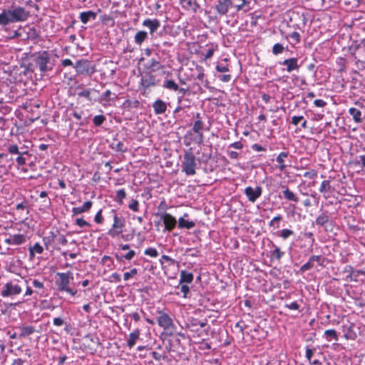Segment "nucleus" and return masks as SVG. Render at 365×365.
<instances>
[{
	"instance_id": "nucleus-36",
	"label": "nucleus",
	"mask_w": 365,
	"mask_h": 365,
	"mask_svg": "<svg viewBox=\"0 0 365 365\" xmlns=\"http://www.w3.org/2000/svg\"><path fill=\"white\" fill-rule=\"evenodd\" d=\"M56 241V235L55 232L51 231L48 233L47 236H45L43 238V242L45 245L46 249L48 250V247L54 243Z\"/></svg>"
},
{
	"instance_id": "nucleus-3",
	"label": "nucleus",
	"mask_w": 365,
	"mask_h": 365,
	"mask_svg": "<svg viewBox=\"0 0 365 365\" xmlns=\"http://www.w3.org/2000/svg\"><path fill=\"white\" fill-rule=\"evenodd\" d=\"M56 276L58 277V279L56 281L57 289L59 292H66L73 297L76 296L78 291L68 287L71 279H73V272L71 271H68L67 272H58L56 273Z\"/></svg>"
},
{
	"instance_id": "nucleus-5",
	"label": "nucleus",
	"mask_w": 365,
	"mask_h": 365,
	"mask_svg": "<svg viewBox=\"0 0 365 365\" xmlns=\"http://www.w3.org/2000/svg\"><path fill=\"white\" fill-rule=\"evenodd\" d=\"M156 320L159 327L163 328L166 334L173 336L176 329V326L170 315L162 310H158Z\"/></svg>"
},
{
	"instance_id": "nucleus-49",
	"label": "nucleus",
	"mask_w": 365,
	"mask_h": 365,
	"mask_svg": "<svg viewBox=\"0 0 365 365\" xmlns=\"http://www.w3.org/2000/svg\"><path fill=\"white\" fill-rule=\"evenodd\" d=\"M106 118L103 115H98L94 116L93 122L96 126L100 127L106 121Z\"/></svg>"
},
{
	"instance_id": "nucleus-8",
	"label": "nucleus",
	"mask_w": 365,
	"mask_h": 365,
	"mask_svg": "<svg viewBox=\"0 0 365 365\" xmlns=\"http://www.w3.org/2000/svg\"><path fill=\"white\" fill-rule=\"evenodd\" d=\"M289 21L292 24V26L294 29L302 30L307 24V18L304 13L300 14L299 12L292 11L289 16Z\"/></svg>"
},
{
	"instance_id": "nucleus-15",
	"label": "nucleus",
	"mask_w": 365,
	"mask_h": 365,
	"mask_svg": "<svg viewBox=\"0 0 365 365\" xmlns=\"http://www.w3.org/2000/svg\"><path fill=\"white\" fill-rule=\"evenodd\" d=\"M158 215H160V220H163L165 230L172 231L175 227L177 220L170 214L168 212H163Z\"/></svg>"
},
{
	"instance_id": "nucleus-18",
	"label": "nucleus",
	"mask_w": 365,
	"mask_h": 365,
	"mask_svg": "<svg viewBox=\"0 0 365 365\" xmlns=\"http://www.w3.org/2000/svg\"><path fill=\"white\" fill-rule=\"evenodd\" d=\"M179 3L183 9L194 13H197L200 9V5L196 0H179Z\"/></svg>"
},
{
	"instance_id": "nucleus-51",
	"label": "nucleus",
	"mask_w": 365,
	"mask_h": 365,
	"mask_svg": "<svg viewBox=\"0 0 365 365\" xmlns=\"http://www.w3.org/2000/svg\"><path fill=\"white\" fill-rule=\"evenodd\" d=\"M9 24L10 23L6 13V9H4L2 13H0V25L6 26Z\"/></svg>"
},
{
	"instance_id": "nucleus-23",
	"label": "nucleus",
	"mask_w": 365,
	"mask_h": 365,
	"mask_svg": "<svg viewBox=\"0 0 365 365\" xmlns=\"http://www.w3.org/2000/svg\"><path fill=\"white\" fill-rule=\"evenodd\" d=\"M319 190L323 194L325 198H328L330 194L334 190V188L331 186L330 180H325L322 182Z\"/></svg>"
},
{
	"instance_id": "nucleus-61",
	"label": "nucleus",
	"mask_w": 365,
	"mask_h": 365,
	"mask_svg": "<svg viewBox=\"0 0 365 365\" xmlns=\"http://www.w3.org/2000/svg\"><path fill=\"white\" fill-rule=\"evenodd\" d=\"M321 3V8L319 9H327L332 6L336 3V1L334 0H326L324 2H320Z\"/></svg>"
},
{
	"instance_id": "nucleus-29",
	"label": "nucleus",
	"mask_w": 365,
	"mask_h": 365,
	"mask_svg": "<svg viewBox=\"0 0 365 365\" xmlns=\"http://www.w3.org/2000/svg\"><path fill=\"white\" fill-rule=\"evenodd\" d=\"M289 155L288 152H281L276 158V161L278 163L277 168L280 171H284L287 168V165L284 164V158H287Z\"/></svg>"
},
{
	"instance_id": "nucleus-39",
	"label": "nucleus",
	"mask_w": 365,
	"mask_h": 365,
	"mask_svg": "<svg viewBox=\"0 0 365 365\" xmlns=\"http://www.w3.org/2000/svg\"><path fill=\"white\" fill-rule=\"evenodd\" d=\"M294 231L290 229H283L281 230H278L275 233V235L277 237H279L282 238L283 240L288 239L289 237L294 235Z\"/></svg>"
},
{
	"instance_id": "nucleus-32",
	"label": "nucleus",
	"mask_w": 365,
	"mask_h": 365,
	"mask_svg": "<svg viewBox=\"0 0 365 365\" xmlns=\"http://www.w3.org/2000/svg\"><path fill=\"white\" fill-rule=\"evenodd\" d=\"M180 284L182 283H191L193 281V274L191 272H188L186 270H182L180 274Z\"/></svg>"
},
{
	"instance_id": "nucleus-33",
	"label": "nucleus",
	"mask_w": 365,
	"mask_h": 365,
	"mask_svg": "<svg viewBox=\"0 0 365 365\" xmlns=\"http://www.w3.org/2000/svg\"><path fill=\"white\" fill-rule=\"evenodd\" d=\"M355 48H354L353 51H351V56L354 57L355 61V65L357 68L360 71H363L365 69V55L364 58H359L356 55Z\"/></svg>"
},
{
	"instance_id": "nucleus-35",
	"label": "nucleus",
	"mask_w": 365,
	"mask_h": 365,
	"mask_svg": "<svg viewBox=\"0 0 365 365\" xmlns=\"http://www.w3.org/2000/svg\"><path fill=\"white\" fill-rule=\"evenodd\" d=\"M163 87L173 91H177L179 89V86L173 79H165L163 81Z\"/></svg>"
},
{
	"instance_id": "nucleus-46",
	"label": "nucleus",
	"mask_w": 365,
	"mask_h": 365,
	"mask_svg": "<svg viewBox=\"0 0 365 365\" xmlns=\"http://www.w3.org/2000/svg\"><path fill=\"white\" fill-rule=\"evenodd\" d=\"M126 197V192L124 189H120L116 192L115 201L118 204L122 205L123 203V200Z\"/></svg>"
},
{
	"instance_id": "nucleus-64",
	"label": "nucleus",
	"mask_w": 365,
	"mask_h": 365,
	"mask_svg": "<svg viewBox=\"0 0 365 365\" xmlns=\"http://www.w3.org/2000/svg\"><path fill=\"white\" fill-rule=\"evenodd\" d=\"M355 51L363 50L365 52V38H362L359 43L356 44L354 47Z\"/></svg>"
},
{
	"instance_id": "nucleus-19",
	"label": "nucleus",
	"mask_w": 365,
	"mask_h": 365,
	"mask_svg": "<svg viewBox=\"0 0 365 365\" xmlns=\"http://www.w3.org/2000/svg\"><path fill=\"white\" fill-rule=\"evenodd\" d=\"M279 63L286 66L284 70L287 71L288 73H291L293 71H297L299 68V65H298V59L297 58H287Z\"/></svg>"
},
{
	"instance_id": "nucleus-17",
	"label": "nucleus",
	"mask_w": 365,
	"mask_h": 365,
	"mask_svg": "<svg viewBox=\"0 0 365 365\" xmlns=\"http://www.w3.org/2000/svg\"><path fill=\"white\" fill-rule=\"evenodd\" d=\"M117 98L115 93H112L110 90H106L98 98L94 99V102H98L103 106L108 104L111 101H114Z\"/></svg>"
},
{
	"instance_id": "nucleus-6",
	"label": "nucleus",
	"mask_w": 365,
	"mask_h": 365,
	"mask_svg": "<svg viewBox=\"0 0 365 365\" xmlns=\"http://www.w3.org/2000/svg\"><path fill=\"white\" fill-rule=\"evenodd\" d=\"M73 68L78 75L91 76L96 71L94 66L87 59L81 58L78 60Z\"/></svg>"
},
{
	"instance_id": "nucleus-30",
	"label": "nucleus",
	"mask_w": 365,
	"mask_h": 365,
	"mask_svg": "<svg viewBox=\"0 0 365 365\" xmlns=\"http://www.w3.org/2000/svg\"><path fill=\"white\" fill-rule=\"evenodd\" d=\"M329 216L327 213L322 212L316 218L315 222L317 225L323 227L327 230V224L329 222Z\"/></svg>"
},
{
	"instance_id": "nucleus-10",
	"label": "nucleus",
	"mask_w": 365,
	"mask_h": 365,
	"mask_svg": "<svg viewBox=\"0 0 365 365\" xmlns=\"http://www.w3.org/2000/svg\"><path fill=\"white\" fill-rule=\"evenodd\" d=\"M22 291L21 287L12 282H7L1 291L3 297H13L19 294Z\"/></svg>"
},
{
	"instance_id": "nucleus-14",
	"label": "nucleus",
	"mask_w": 365,
	"mask_h": 365,
	"mask_svg": "<svg viewBox=\"0 0 365 365\" xmlns=\"http://www.w3.org/2000/svg\"><path fill=\"white\" fill-rule=\"evenodd\" d=\"M153 72L148 71L140 79V85L145 88L155 86L158 84L159 80L153 74Z\"/></svg>"
},
{
	"instance_id": "nucleus-55",
	"label": "nucleus",
	"mask_w": 365,
	"mask_h": 365,
	"mask_svg": "<svg viewBox=\"0 0 365 365\" xmlns=\"http://www.w3.org/2000/svg\"><path fill=\"white\" fill-rule=\"evenodd\" d=\"M284 50V46L282 44L279 43H275L272 47V53L274 55H278L279 53H282L283 51Z\"/></svg>"
},
{
	"instance_id": "nucleus-59",
	"label": "nucleus",
	"mask_w": 365,
	"mask_h": 365,
	"mask_svg": "<svg viewBox=\"0 0 365 365\" xmlns=\"http://www.w3.org/2000/svg\"><path fill=\"white\" fill-rule=\"evenodd\" d=\"M75 224L81 228L84 227H91V225L89 222H88L83 218H77L75 221Z\"/></svg>"
},
{
	"instance_id": "nucleus-58",
	"label": "nucleus",
	"mask_w": 365,
	"mask_h": 365,
	"mask_svg": "<svg viewBox=\"0 0 365 365\" xmlns=\"http://www.w3.org/2000/svg\"><path fill=\"white\" fill-rule=\"evenodd\" d=\"M128 207L130 210L138 212L139 210V202L137 200L132 199L128 204Z\"/></svg>"
},
{
	"instance_id": "nucleus-7",
	"label": "nucleus",
	"mask_w": 365,
	"mask_h": 365,
	"mask_svg": "<svg viewBox=\"0 0 365 365\" xmlns=\"http://www.w3.org/2000/svg\"><path fill=\"white\" fill-rule=\"evenodd\" d=\"M111 213L113 214V224L107 234L114 238L122 233L123 228L125 225V220L124 218L118 217L115 210H112Z\"/></svg>"
},
{
	"instance_id": "nucleus-11",
	"label": "nucleus",
	"mask_w": 365,
	"mask_h": 365,
	"mask_svg": "<svg viewBox=\"0 0 365 365\" xmlns=\"http://www.w3.org/2000/svg\"><path fill=\"white\" fill-rule=\"evenodd\" d=\"M195 121L193 123L192 130L198 134L197 139L195 140V142L198 144H201L203 142V134L202 129L204 126V123L202 120V118L200 116V113H197L195 115Z\"/></svg>"
},
{
	"instance_id": "nucleus-28",
	"label": "nucleus",
	"mask_w": 365,
	"mask_h": 365,
	"mask_svg": "<svg viewBox=\"0 0 365 365\" xmlns=\"http://www.w3.org/2000/svg\"><path fill=\"white\" fill-rule=\"evenodd\" d=\"M96 13H95L94 11H87L81 12L79 15V19L83 24H86L91 19L95 20L96 19Z\"/></svg>"
},
{
	"instance_id": "nucleus-52",
	"label": "nucleus",
	"mask_w": 365,
	"mask_h": 365,
	"mask_svg": "<svg viewBox=\"0 0 365 365\" xmlns=\"http://www.w3.org/2000/svg\"><path fill=\"white\" fill-rule=\"evenodd\" d=\"M163 260H165L166 262H169V265H175L177 263L175 259L171 258L168 255H163L161 257V259L159 260L163 268Z\"/></svg>"
},
{
	"instance_id": "nucleus-44",
	"label": "nucleus",
	"mask_w": 365,
	"mask_h": 365,
	"mask_svg": "<svg viewBox=\"0 0 365 365\" xmlns=\"http://www.w3.org/2000/svg\"><path fill=\"white\" fill-rule=\"evenodd\" d=\"M13 239L14 245H20L26 242V237L22 234H17L11 235Z\"/></svg>"
},
{
	"instance_id": "nucleus-1",
	"label": "nucleus",
	"mask_w": 365,
	"mask_h": 365,
	"mask_svg": "<svg viewBox=\"0 0 365 365\" xmlns=\"http://www.w3.org/2000/svg\"><path fill=\"white\" fill-rule=\"evenodd\" d=\"M212 8L220 16H226L231 9H235L236 12L242 11L245 13L252 9L250 0H215Z\"/></svg>"
},
{
	"instance_id": "nucleus-57",
	"label": "nucleus",
	"mask_w": 365,
	"mask_h": 365,
	"mask_svg": "<svg viewBox=\"0 0 365 365\" xmlns=\"http://www.w3.org/2000/svg\"><path fill=\"white\" fill-rule=\"evenodd\" d=\"M289 37L291 38L292 41V43L297 44L300 42V34L297 31H294L292 34H290L289 35Z\"/></svg>"
},
{
	"instance_id": "nucleus-27",
	"label": "nucleus",
	"mask_w": 365,
	"mask_h": 365,
	"mask_svg": "<svg viewBox=\"0 0 365 365\" xmlns=\"http://www.w3.org/2000/svg\"><path fill=\"white\" fill-rule=\"evenodd\" d=\"M140 331L139 329H135L133 332L129 334L128 339L127 341V346L129 349L133 348L136 341L140 338Z\"/></svg>"
},
{
	"instance_id": "nucleus-2",
	"label": "nucleus",
	"mask_w": 365,
	"mask_h": 365,
	"mask_svg": "<svg viewBox=\"0 0 365 365\" xmlns=\"http://www.w3.org/2000/svg\"><path fill=\"white\" fill-rule=\"evenodd\" d=\"M30 66L33 70H37L41 73L45 74L53 71L55 66V58L48 51L35 52L30 56Z\"/></svg>"
},
{
	"instance_id": "nucleus-60",
	"label": "nucleus",
	"mask_w": 365,
	"mask_h": 365,
	"mask_svg": "<svg viewBox=\"0 0 365 365\" xmlns=\"http://www.w3.org/2000/svg\"><path fill=\"white\" fill-rule=\"evenodd\" d=\"M185 252L189 254L191 257H198L200 254V250L197 248H187Z\"/></svg>"
},
{
	"instance_id": "nucleus-45",
	"label": "nucleus",
	"mask_w": 365,
	"mask_h": 365,
	"mask_svg": "<svg viewBox=\"0 0 365 365\" xmlns=\"http://www.w3.org/2000/svg\"><path fill=\"white\" fill-rule=\"evenodd\" d=\"M43 252L42 246L36 242L34 245L29 249L30 256L34 257L35 253L41 254Z\"/></svg>"
},
{
	"instance_id": "nucleus-21",
	"label": "nucleus",
	"mask_w": 365,
	"mask_h": 365,
	"mask_svg": "<svg viewBox=\"0 0 365 365\" xmlns=\"http://www.w3.org/2000/svg\"><path fill=\"white\" fill-rule=\"evenodd\" d=\"M282 190L281 191V194L285 200L294 202V203H297L299 201L298 196L287 186L282 185Z\"/></svg>"
},
{
	"instance_id": "nucleus-34",
	"label": "nucleus",
	"mask_w": 365,
	"mask_h": 365,
	"mask_svg": "<svg viewBox=\"0 0 365 365\" xmlns=\"http://www.w3.org/2000/svg\"><path fill=\"white\" fill-rule=\"evenodd\" d=\"M349 113L352 116L354 122L359 123L363 121V118H361V112L359 109L356 108H350L349 109Z\"/></svg>"
},
{
	"instance_id": "nucleus-53",
	"label": "nucleus",
	"mask_w": 365,
	"mask_h": 365,
	"mask_svg": "<svg viewBox=\"0 0 365 365\" xmlns=\"http://www.w3.org/2000/svg\"><path fill=\"white\" fill-rule=\"evenodd\" d=\"M144 254L151 257H157L159 255L158 250L154 247H148L145 250Z\"/></svg>"
},
{
	"instance_id": "nucleus-47",
	"label": "nucleus",
	"mask_w": 365,
	"mask_h": 365,
	"mask_svg": "<svg viewBox=\"0 0 365 365\" xmlns=\"http://www.w3.org/2000/svg\"><path fill=\"white\" fill-rule=\"evenodd\" d=\"M354 164L356 166H360L361 171L365 172V155L358 156L354 162Z\"/></svg>"
},
{
	"instance_id": "nucleus-4",
	"label": "nucleus",
	"mask_w": 365,
	"mask_h": 365,
	"mask_svg": "<svg viewBox=\"0 0 365 365\" xmlns=\"http://www.w3.org/2000/svg\"><path fill=\"white\" fill-rule=\"evenodd\" d=\"M181 166L182 171L184 172L186 175H194L196 173V157L192 148L185 150Z\"/></svg>"
},
{
	"instance_id": "nucleus-54",
	"label": "nucleus",
	"mask_w": 365,
	"mask_h": 365,
	"mask_svg": "<svg viewBox=\"0 0 365 365\" xmlns=\"http://www.w3.org/2000/svg\"><path fill=\"white\" fill-rule=\"evenodd\" d=\"M7 150L10 154L19 155L21 152L19 150V146L16 144H9L7 147Z\"/></svg>"
},
{
	"instance_id": "nucleus-31",
	"label": "nucleus",
	"mask_w": 365,
	"mask_h": 365,
	"mask_svg": "<svg viewBox=\"0 0 365 365\" xmlns=\"http://www.w3.org/2000/svg\"><path fill=\"white\" fill-rule=\"evenodd\" d=\"M361 275H365L364 270H362V269L355 270L354 269V272L352 273V275H346V279L347 280L349 279L351 282H363L362 279H359V277Z\"/></svg>"
},
{
	"instance_id": "nucleus-9",
	"label": "nucleus",
	"mask_w": 365,
	"mask_h": 365,
	"mask_svg": "<svg viewBox=\"0 0 365 365\" xmlns=\"http://www.w3.org/2000/svg\"><path fill=\"white\" fill-rule=\"evenodd\" d=\"M161 59L162 58L159 53L158 52L155 53L153 56L147 60L146 68L150 72H155L163 68L164 66L161 63Z\"/></svg>"
},
{
	"instance_id": "nucleus-50",
	"label": "nucleus",
	"mask_w": 365,
	"mask_h": 365,
	"mask_svg": "<svg viewBox=\"0 0 365 365\" xmlns=\"http://www.w3.org/2000/svg\"><path fill=\"white\" fill-rule=\"evenodd\" d=\"M111 148L115 151L125 153L127 150V148L124 146V144L119 141L116 144L112 143L110 145Z\"/></svg>"
},
{
	"instance_id": "nucleus-12",
	"label": "nucleus",
	"mask_w": 365,
	"mask_h": 365,
	"mask_svg": "<svg viewBox=\"0 0 365 365\" xmlns=\"http://www.w3.org/2000/svg\"><path fill=\"white\" fill-rule=\"evenodd\" d=\"M244 193L250 202H255L262 195V187L260 186H256L255 187L248 186L245 189Z\"/></svg>"
},
{
	"instance_id": "nucleus-20",
	"label": "nucleus",
	"mask_w": 365,
	"mask_h": 365,
	"mask_svg": "<svg viewBox=\"0 0 365 365\" xmlns=\"http://www.w3.org/2000/svg\"><path fill=\"white\" fill-rule=\"evenodd\" d=\"M142 25L150 30V34L153 35L160 26V21L157 19H146L143 21Z\"/></svg>"
},
{
	"instance_id": "nucleus-37",
	"label": "nucleus",
	"mask_w": 365,
	"mask_h": 365,
	"mask_svg": "<svg viewBox=\"0 0 365 365\" xmlns=\"http://www.w3.org/2000/svg\"><path fill=\"white\" fill-rule=\"evenodd\" d=\"M146 38H148V33L144 31H138L134 36V41L137 45H141Z\"/></svg>"
},
{
	"instance_id": "nucleus-13",
	"label": "nucleus",
	"mask_w": 365,
	"mask_h": 365,
	"mask_svg": "<svg viewBox=\"0 0 365 365\" xmlns=\"http://www.w3.org/2000/svg\"><path fill=\"white\" fill-rule=\"evenodd\" d=\"M271 247L270 251L269 252L268 257H269L271 262H280L281 259L284 255L285 252L282 251L280 247L276 245L274 242H271V244L269 245Z\"/></svg>"
},
{
	"instance_id": "nucleus-26",
	"label": "nucleus",
	"mask_w": 365,
	"mask_h": 365,
	"mask_svg": "<svg viewBox=\"0 0 365 365\" xmlns=\"http://www.w3.org/2000/svg\"><path fill=\"white\" fill-rule=\"evenodd\" d=\"M19 329L21 331V332L18 335V336H19V339L26 338L36 332L35 327L31 325L21 326L19 327Z\"/></svg>"
},
{
	"instance_id": "nucleus-43",
	"label": "nucleus",
	"mask_w": 365,
	"mask_h": 365,
	"mask_svg": "<svg viewBox=\"0 0 365 365\" xmlns=\"http://www.w3.org/2000/svg\"><path fill=\"white\" fill-rule=\"evenodd\" d=\"M24 155L30 156L29 151L24 150L23 152H21L16 158V161L19 165H24L26 163V158Z\"/></svg>"
},
{
	"instance_id": "nucleus-16",
	"label": "nucleus",
	"mask_w": 365,
	"mask_h": 365,
	"mask_svg": "<svg viewBox=\"0 0 365 365\" xmlns=\"http://www.w3.org/2000/svg\"><path fill=\"white\" fill-rule=\"evenodd\" d=\"M14 16L16 22L25 21L30 16V12L26 11L24 7L17 6L12 9Z\"/></svg>"
},
{
	"instance_id": "nucleus-25",
	"label": "nucleus",
	"mask_w": 365,
	"mask_h": 365,
	"mask_svg": "<svg viewBox=\"0 0 365 365\" xmlns=\"http://www.w3.org/2000/svg\"><path fill=\"white\" fill-rule=\"evenodd\" d=\"M93 202L91 200H88L83 203L81 207H75L72 208V214L73 215H77L81 214L83 212H88L92 207Z\"/></svg>"
},
{
	"instance_id": "nucleus-42",
	"label": "nucleus",
	"mask_w": 365,
	"mask_h": 365,
	"mask_svg": "<svg viewBox=\"0 0 365 365\" xmlns=\"http://www.w3.org/2000/svg\"><path fill=\"white\" fill-rule=\"evenodd\" d=\"M140 106V101L138 100L127 99L123 103V106L128 109L136 108Z\"/></svg>"
},
{
	"instance_id": "nucleus-38",
	"label": "nucleus",
	"mask_w": 365,
	"mask_h": 365,
	"mask_svg": "<svg viewBox=\"0 0 365 365\" xmlns=\"http://www.w3.org/2000/svg\"><path fill=\"white\" fill-rule=\"evenodd\" d=\"M324 336L328 341H331L333 339L336 341L339 340L337 332L334 329L326 330L324 333Z\"/></svg>"
},
{
	"instance_id": "nucleus-22",
	"label": "nucleus",
	"mask_w": 365,
	"mask_h": 365,
	"mask_svg": "<svg viewBox=\"0 0 365 365\" xmlns=\"http://www.w3.org/2000/svg\"><path fill=\"white\" fill-rule=\"evenodd\" d=\"M153 108L156 115H160L167 110V103L161 99H157L153 103Z\"/></svg>"
},
{
	"instance_id": "nucleus-48",
	"label": "nucleus",
	"mask_w": 365,
	"mask_h": 365,
	"mask_svg": "<svg viewBox=\"0 0 365 365\" xmlns=\"http://www.w3.org/2000/svg\"><path fill=\"white\" fill-rule=\"evenodd\" d=\"M55 235H56V241L58 243H59L62 245H66L68 243V240L66 238V237L63 234H61L58 230L55 231Z\"/></svg>"
},
{
	"instance_id": "nucleus-63",
	"label": "nucleus",
	"mask_w": 365,
	"mask_h": 365,
	"mask_svg": "<svg viewBox=\"0 0 365 365\" xmlns=\"http://www.w3.org/2000/svg\"><path fill=\"white\" fill-rule=\"evenodd\" d=\"M313 267H314V264L309 259V261L307 262L304 264L300 267V271L302 272H304L306 271L310 270Z\"/></svg>"
},
{
	"instance_id": "nucleus-56",
	"label": "nucleus",
	"mask_w": 365,
	"mask_h": 365,
	"mask_svg": "<svg viewBox=\"0 0 365 365\" xmlns=\"http://www.w3.org/2000/svg\"><path fill=\"white\" fill-rule=\"evenodd\" d=\"M138 274V269L136 268H133L130 272H126L123 274V279L125 281H128L131 277H134Z\"/></svg>"
},
{
	"instance_id": "nucleus-41",
	"label": "nucleus",
	"mask_w": 365,
	"mask_h": 365,
	"mask_svg": "<svg viewBox=\"0 0 365 365\" xmlns=\"http://www.w3.org/2000/svg\"><path fill=\"white\" fill-rule=\"evenodd\" d=\"M283 219V217L282 215H277V216L274 217L272 220L269 222V226L270 227H274V229L279 228V222Z\"/></svg>"
},
{
	"instance_id": "nucleus-40",
	"label": "nucleus",
	"mask_w": 365,
	"mask_h": 365,
	"mask_svg": "<svg viewBox=\"0 0 365 365\" xmlns=\"http://www.w3.org/2000/svg\"><path fill=\"white\" fill-rule=\"evenodd\" d=\"M96 91L95 89H86L82 91L78 92V96L85 98L87 101L91 102L94 101V99L91 97V91Z\"/></svg>"
},
{
	"instance_id": "nucleus-24",
	"label": "nucleus",
	"mask_w": 365,
	"mask_h": 365,
	"mask_svg": "<svg viewBox=\"0 0 365 365\" xmlns=\"http://www.w3.org/2000/svg\"><path fill=\"white\" fill-rule=\"evenodd\" d=\"M188 214L185 213L183 217L178 220L179 228L190 230L195 227V224L193 221H189L188 220L185 219V217H188Z\"/></svg>"
},
{
	"instance_id": "nucleus-62",
	"label": "nucleus",
	"mask_w": 365,
	"mask_h": 365,
	"mask_svg": "<svg viewBox=\"0 0 365 365\" xmlns=\"http://www.w3.org/2000/svg\"><path fill=\"white\" fill-rule=\"evenodd\" d=\"M284 307L289 309H292V310H299V304H298L297 302H292L291 303H286L284 304Z\"/></svg>"
}]
</instances>
